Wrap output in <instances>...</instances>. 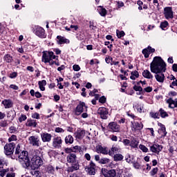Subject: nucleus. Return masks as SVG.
I'll return each instance as SVG.
<instances>
[{
  "label": "nucleus",
  "instance_id": "nucleus-5",
  "mask_svg": "<svg viewBox=\"0 0 177 177\" xmlns=\"http://www.w3.org/2000/svg\"><path fill=\"white\" fill-rule=\"evenodd\" d=\"M43 164L44 160H42V158L39 156L35 155L32 158V165H30V167L32 169H37Z\"/></svg>",
  "mask_w": 177,
  "mask_h": 177
},
{
  "label": "nucleus",
  "instance_id": "nucleus-57",
  "mask_svg": "<svg viewBox=\"0 0 177 177\" xmlns=\"http://www.w3.org/2000/svg\"><path fill=\"white\" fill-rule=\"evenodd\" d=\"M123 144L124 145V146H129L131 145V141L128 139H124Z\"/></svg>",
  "mask_w": 177,
  "mask_h": 177
},
{
  "label": "nucleus",
  "instance_id": "nucleus-13",
  "mask_svg": "<svg viewBox=\"0 0 177 177\" xmlns=\"http://www.w3.org/2000/svg\"><path fill=\"white\" fill-rule=\"evenodd\" d=\"M164 15L165 19H174V12L171 7H166L164 8Z\"/></svg>",
  "mask_w": 177,
  "mask_h": 177
},
{
  "label": "nucleus",
  "instance_id": "nucleus-48",
  "mask_svg": "<svg viewBox=\"0 0 177 177\" xmlns=\"http://www.w3.org/2000/svg\"><path fill=\"white\" fill-rule=\"evenodd\" d=\"M158 172V168H157V167L153 168L150 171L151 176H154V175H156V174H157Z\"/></svg>",
  "mask_w": 177,
  "mask_h": 177
},
{
  "label": "nucleus",
  "instance_id": "nucleus-51",
  "mask_svg": "<svg viewBox=\"0 0 177 177\" xmlns=\"http://www.w3.org/2000/svg\"><path fill=\"white\" fill-rule=\"evenodd\" d=\"M9 131H10V133H16V132H17V129H16V127L11 126L9 128Z\"/></svg>",
  "mask_w": 177,
  "mask_h": 177
},
{
  "label": "nucleus",
  "instance_id": "nucleus-49",
  "mask_svg": "<svg viewBox=\"0 0 177 177\" xmlns=\"http://www.w3.org/2000/svg\"><path fill=\"white\" fill-rule=\"evenodd\" d=\"M73 153H77V151H80L81 150V147L76 145L75 147H73Z\"/></svg>",
  "mask_w": 177,
  "mask_h": 177
},
{
  "label": "nucleus",
  "instance_id": "nucleus-11",
  "mask_svg": "<svg viewBox=\"0 0 177 177\" xmlns=\"http://www.w3.org/2000/svg\"><path fill=\"white\" fill-rule=\"evenodd\" d=\"M29 145L35 146V147H39V138L38 136H32L28 138Z\"/></svg>",
  "mask_w": 177,
  "mask_h": 177
},
{
  "label": "nucleus",
  "instance_id": "nucleus-38",
  "mask_svg": "<svg viewBox=\"0 0 177 177\" xmlns=\"http://www.w3.org/2000/svg\"><path fill=\"white\" fill-rule=\"evenodd\" d=\"M159 113L162 118H165V117H168V113H167V112L162 109H160L159 110Z\"/></svg>",
  "mask_w": 177,
  "mask_h": 177
},
{
  "label": "nucleus",
  "instance_id": "nucleus-60",
  "mask_svg": "<svg viewBox=\"0 0 177 177\" xmlns=\"http://www.w3.org/2000/svg\"><path fill=\"white\" fill-rule=\"evenodd\" d=\"M0 126L2 127V128H5V127H8V122H6L5 120L1 122Z\"/></svg>",
  "mask_w": 177,
  "mask_h": 177
},
{
  "label": "nucleus",
  "instance_id": "nucleus-20",
  "mask_svg": "<svg viewBox=\"0 0 177 177\" xmlns=\"http://www.w3.org/2000/svg\"><path fill=\"white\" fill-rule=\"evenodd\" d=\"M86 132L84 130H77L75 133L74 136L76 139L81 140V139H84L85 137Z\"/></svg>",
  "mask_w": 177,
  "mask_h": 177
},
{
  "label": "nucleus",
  "instance_id": "nucleus-12",
  "mask_svg": "<svg viewBox=\"0 0 177 177\" xmlns=\"http://www.w3.org/2000/svg\"><path fill=\"white\" fill-rule=\"evenodd\" d=\"M97 113L100 115L102 120H107V115H109V111L105 107L99 108Z\"/></svg>",
  "mask_w": 177,
  "mask_h": 177
},
{
  "label": "nucleus",
  "instance_id": "nucleus-22",
  "mask_svg": "<svg viewBox=\"0 0 177 177\" xmlns=\"http://www.w3.org/2000/svg\"><path fill=\"white\" fill-rule=\"evenodd\" d=\"M133 167L136 169H142L143 168V165H142V162L140 159H138L137 160H134L132 162Z\"/></svg>",
  "mask_w": 177,
  "mask_h": 177
},
{
  "label": "nucleus",
  "instance_id": "nucleus-59",
  "mask_svg": "<svg viewBox=\"0 0 177 177\" xmlns=\"http://www.w3.org/2000/svg\"><path fill=\"white\" fill-rule=\"evenodd\" d=\"M76 38L77 39H78V41H82L84 39V35L82 34L77 35Z\"/></svg>",
  "mask_w": 177,
  "mask_h": 177
},
{
  "label": "nucleus",
  "instance_id": "nucleus-2",
  "mask_svg": "<svg viewBox=\"0 0 177 177\" xmlns=\"http://www.w3.org/2000/svg\"><path fill=\"white\" fill-rule=\"evenodd\" d=\"M66 161L68 164H71V166L68 167V172H74V171H78L80 169V163L78 162L75 153H69L66 156Z\"/></svg>",
  "mask_w": 177,
  "mask_h": 177
},
{
  "label": "nucleus",
  "instance_id": "nucleus-24",
  "mask_svg": "<svg viewBox=\"0 0 177 177\" xmlns=\"http://www.w3.org/2000/svg\"><path fill=\"white\" fill-rule=\"evenodd\" d=\"M57 42L59 45H62L63 44H70V40H68V39H66L64 37L57 36Z\"/></svg>",
  "mask_w": 177,
  "mask_h": 177
},
{
  "label": "nucleus",
  "instance_id": "nucleus-56",
  "mask_svg": "<svg viewBox=\"0 0 177 177\" xmlns=\"http://www.w3.org/2000/svg\"><path fill=\"white\" fill-rule=\"evenodd\" d=\"M73 69L74 71H80L81 70V67H80V65L75 64L73 66Z\"/></svg>",
  "mask_w": 177,
  "mask_h": 177
},
{
  "label": "nucleus",
  "instance_id": "nucleus-10",
  "mask_svg": "<svg viewBox=\"0 0 177 177\" xmlns=\"http://www.w3.org/2000/svg\"><path fill=\"white\" fill-rule=\"evenodd\" d=\"M35 34L39 38H46V34H45V30L40 26H37L35 29Z\"/></svg>",
  "mask_w": 177,
  "mask_h": 177
},
{
  "label": "nucleus",
  "instance_id": "nucleus-33",
  "mask_svg": "<svg viewBox=\"0 0 177 177\" xmlns=\"http://www.w3.org/2000/svg\"><path fill=\"white\" fill-rule=\"evenodd\" d=\"M139 145V142H138V140L136 138H133L131 141L130 142V146L131 147H133V149H136Z\"/></svg>",
  "mask_w": 177,
  "mask_h": 177
},
{
  "label": "nucleus",
  "instance_id": "nucleus-34",
  "mask_svg": "<svg viewBox=\"0 0 177 177\" xmlns=\"http://www.w3.org/2000/svg\"><path fill=\"white\" fill-rule=\"evenodd\" d=\"M114 161H122L124 160V156L121 153H116L113 155Z\"/></svg>",
  "mask_w": 177,
  "mask_h": 177
},
{
  "label": "nucleus",
  "instance_id": "nucleus-27",
  "mask_svg": "<svg viewBox=\"0 0 177 177\" xmlns=\"http://www.w3.org/2000/svg\"><path fill=\"white\" fill-rule=\"evenodd\" d=\"M115 153H118V147H117V145L112 146L111 149L108 151V154L111 156V157H113Z\"/></svg>",
  "mask_w": 177,
  "mask_h": 177
},
{
  "label": "nucleus",
  "instance_id": "nucleus-7",
  "mask_svg": "<svg viewBox=\"0 0 177 177\" xmlns=\"http://www.w3.org/2000/svg\"><path fill=\"white\" fill-rule=\"evenodd\" d=\"M63 145V140L60 136H55L52 140V146L54 149H61Z\"/></svg>",
  "mask_w": 177,
  "mask_h": 177
},
{
  "label": "nucleus",
  "instance_id": "nucleus-63",
  "mask_svg": "<svg viewBox=\"0 0 177 177\" xmlns=\"http://www.w3.org/2000/svg\"><path fill=\"white\" fill-rule=\"evenodd\" d=\"M99 102L100 103H106V98L104 97V96L101 97L99 99Z\"/></svg>",
  "mask_w": 177,
  "mask_h": 177
},
{
  "label": "nucleus",
  "instance_id": "nucleus-8",
  "mask_svg": "<svg viewBox=\"0 0 177 177\" xmlns=\"http://www.w3.org/2000/svg\"><path fill=\"white\" fill-rule=\"evenodd\" d=\"M84 111H88V106L85 105L84 102H80L76 107L75 114L76 115H81Z\"/></svg>",
  "mask_w": 177,
  "mask_h": 177
},
{
  "label": "nucleus",
  "instance_id": "nucleus-26",
  "mask_svg": "<svg viewBox=\"0 0 177 177\" xmlns=\"http://www.w3.org/2000/svg\"><path fill=\"white\" fill-rule=\"evenodd\" d=\"M142 76L144 77V78H147V80H153V76L151 74V73H150V71L149 70H145L142 72Z\"/></svg>",
  "mask_w": 177,
  "mask_h": 177
},
{
  "label": "nucleus",
  "instance_id": "nucleus-28",
  "mask_svg": "<svg viewBox=\"0 0 177 177\" xmlns=\"http://www.w3.org/2000/svg\"><path fill=\"white\" fill-rule=\"evenodd\" d=\"M66 145H73L74 143V138L71 135H68L65 137Z\"/></svg>",
  "mask_w": 177,
  "mask_h": 177
},
{
  "label": "nucleus",
  "instance_id": "nucleus-47",
  "mask_svg": "<svg viewBox=\"0 0 177 177\" xmlns=\"http://www.w3.org/2000/svg\"><path fill=\"white\" fill-rule=\"evenodd\" d=\"M17 140V136L16 135H12L10 138H8V142H16Z\"/></svg>",
  "mask_w": 177,
  "mask_h": 177
},
{
  "label": "nucleus",
  "instance_id": "nucleus-43",
  "mask_svg": "<svg viewBox=\"0 0 177 177\" xmlns=\"http://www.w3.org/2000/svg\"><path fill=\"white\" fill-rule=\"evenodd\" d=\"M7 172H9V169H3L0 171V176L3 177L6 175Z\"/></svg>",
  "mask_w": 177,
  "mask_h": 177
},
{
  "label": "nucleus",
  "instance_id": "nucleus-14",
  "mask_svg": "<svg viewBox=\"0 0 177 177\" xmlns=\"http://www.w3.org/2000/svg\"><path fill=\"white\" fill-rule=\"evenodd\" d=\"M108 128L111 132H120V125L114 122H110L108 125Z\"/></svg>",
  "mask_w": 177,
  "mask_h": 177
},
{
  "label": "nucleus",
  "instance_id": "nucleus-42",
  "mask_svg": "<svg viewBox=\"0 0 177 177\" xmlns=\"http://www.w3.org/2000/svg\"><path fill=\"white\" fill-rule=\"evenodd\" d=\"M116 34H117L118 38H122V37L125 35V32H124V31H120V30H117Z\"/></svg>",
  "mask_w": 177,
  "mask_h": 177
},
{
  "label": "nucleus",
  "instance_id": "nucleus-37",
  "mask_svg": "<svg viewBox=\"0 0 177 177\" xmlns=\"http://www.w3.org/2000/svg\"><path fill=\"white\" fill-rule=\"evenodd\" d=\"M130 78L131 80H136V78H139V72H138L137 71L131 72V75Z\"/></svg>",
  "mask_w": 177,
  "mask_h": 177
},
{
  "label": "nucleus",
  "instance_id": "nucleus-36",
  "mask_svg": "<svg viewBox=\"0 0 177 177\" xmlns=\"http://www.w3.org/2000/svg\"><path fill=\"white\" fill-rule=\"evenodd\" d=\"M30 174L35 177H41V171L33 169L30 171Z\"/></svg>",
  "mask_w": 177,
  "mask_h": 177
},
{
  "label": "nucleus",
  "instance_id": "nucleus-29",
  "mask_svg": "<svg viewBox=\"0 0 177 177\" xmlns=\"http://www.w3.org/2000/svg\"><path fill=\"white\" fill-rule=\"evenodd\" d=\"M46 171L47 173L50 174V175H54L55 172V167H53V166L50 165L46 167Z\"/></svg>",
  "mask_w": 177,
  "mask_h": 177
},
{
  "label": "nucleus",
  "instance_id": "nucleus-45",
  "mask_svg": "<svg viewBox=\"0 0 177 177\" xmlns=\"http://www.w3.org/2000/svg\"><path fill=\"white\" fill-rule=\"evenodd\" d=\"M139 147L140 150H142V151H143L144 153H147V151H149V149H147V147H146V146L143 145H140Z\"/></svg>",
  "mask_w": 177,
  "mask_h": 177
},
{
  "label": "nucleus",
  "instance_id": "nucleus-16",
  "mask_svg": "<svg viewBox=\"0 0 177 177\" xmlns=\"http://www.w3.org/2000/svg\"><path fill=\"white\" fill-rule=\"evenodd\" d=\"M131 128L133 131H140L143 129V124L142 122H138L135 121H131Z\"/></svg>",
  "mask_w": 177,
  "mask_h": 177
},
{
  "label": "nucleus",
  "instance_id": "nucleus-1",
  "mask_svg": "<svg viewBox=\"0 0 177 177\" xmlns=\"http://www.w3.org/2000/svg\"><path fill=\"white\" fill-rule=\"evenodd\" d=\"M150 68L151 73L156 74L155 78L158 82L162 84L165 80V70H167V64L165 63L164 60L161 57H155L153 62L150 64Z\"/></svg>",
  "mask_w": 177,
  "mask_h": 177
},
{
  "label": "nucleus",
  "instance_id": "nucleus-3",
  "mask_svg": "<svg viewBox=\"0 0 177 177\" xmlns=\"http://www.w3.org/2000/svg\"><path fill=\"white\" fill-rule=\"evenodd\" d=\"M17 157L19 162H21L24 168H30V165H31V162L30 161V158H28V151H22Z\"/></svg>",
  "mask_w": 177,
  "mask_h": 177
},
{
  "label": "nucleus",
  "instance_id": "nucleus-21",
  "mask_svg": "<svg viewBox=\"0 0 177 177\" xmlns=\"http://www.w3.org/2000/svg\"><path fill=\"white\" fill-rule=\"evenodd\" d=\"M96 151L97 153H100L101 154H109V149L107 147H102V145H97L96 147Z\"/></svg>",
  "mask_w": 177,
  "mask_h": 177
},
{
  "label": "nucleus",
  "instance_id": "nucleus-31",
  "mask_svg": "<svg viewBox=\"0 0 177 177\" xmlns=\"http://www.w3.org/2000/svg\"><path fill=\"white\" fill-rule=\"evenodd\" d=\"M26 127H33V128H35L37 127V121L34 120H28Z\"/></svg>",
  "mask_w": 177,
  "mask_h": 177
},
{
  "label": "nucleus",
  "instance_id": "nucleus-25",
  "mask_svg": "<svg viewBox=\"0 0 177 177\" xmlns=\"http://www.w3.org/2000/svg\"><path fill=\"white\" fill-rule=\"evenodd\" d=\"M1 103L3 104L5 109H10V107L13 106V102L10 100H4Z\"/></svg>",
  "mask_w": 177,
  "mask_h": 177
},
{
  "label": "nucleus",
  "instance_id": "nucleus-39",
  "mask_svg": "<svg viewBox=\"0 0 177 177\" xmlns=\"http://www.w3.org/2000/svg\"><path fill=\"white\" fill-rule=\"evenodd\" d=\"M100 164H109L110 162V159L107 158H104L100 160Z\"/></svg>",
  "mask_w": 177,
  "mask_h": 177
},
{
  "label": "nucleus",
  "instance_id": "nucleus-46",
  "mask_svg": "<svg viewBox=\"0 0 177 177\" xmlns=\"http://www.w3.org/2000/svg\"><path fill=\"white\" fill-rule=\"evenodd\" d=\"M100 15L102 17L106 16V15H107V10H106L105 8H101L100 10Z\"/></svg>",
  "mask_w": 177,
  "mask_h": 177
},
{
  "label": "nucleus",
  "instance_id": "nucleus-54",
  "mask_svg": "<svg viewBox=\"0 0 177 177\" xmlns=\"http://www.w3.org/2000/svg\"><path fill=\"white\" fill-rule=\"evenodd\" d=\"M109 138L111 139V140H112L113 142H117V140H118V138L117 137V136H114V135H111L109 136Z\"/></svg>",
  "mask_w": 177,
  "mask_h": 177
},
{
  "label": "nucleus",
  "instance_id": "nucleus-50",
  "mask_svg": "<svg viewBox=\"0 0 177 177\" xmlns=\"http://www.w3.org/2000/svg\"><path fill=\"white\" fill-rule=\"evenodd\" d=\"M7 162L5 158H0V167H4L6 165Z\"/></svg>",
  "mask_w": 177,
  "mask_h": 177
},
{
  "label": "nucleus",
  "instance_id": "nucleus-35",
  "mask_svg": "<svg viewBox=\"0 0 177 177\" xmlns=\"http://www.w3.org/2000/svg\"><path fill=\"white\" fill-rule=\"evenodd\" d=\"M39 88L42 91H45V86L46 85V80L39 81Z\"/></svg>",
  "mask_w": 177,
  "mask_h": 177
},
{
  "label": "nucleus",
  "instance_id": "nucleus-15",
  "mask_svg": "<svg viewBox=\"0 0 177 177\" xmlns=\"http://www.w3.org/2000/svg\"><path fill=\"white\" fill-rule=\"evenodd\" d=\"M96 165L93 162H91L90 165L86 168V172L88 175H95L96 174Z\"/></svg>",
  "mask_w": 177,
  "mask_h": 177
},
{
  "label": "nucleus",
  "instance_id": "nucleus-6",
  "mask_svg": "<svg viewBox=\"0 0 177 177\" xmlns=\"http://www.w3.org/2000/svg\"><path fill=\"white\" fill-rule=\"evenodd\" d=\"M16 147V144L15 142H10L6 144L4 146V153L6 156H12L15 153V148Z\"/></svg>",
  "mask_w": 177,
  "mask_h": 177
},
{
  "label": "nucleus",
  "instance_id": "nucleus-53",
  "mask_svg": "<svg viewBox=\"0 0 177 177\" xmlns=\"http://www.w3.org/2000/svg\"><path fill=\"white\" fill-rule=\"evenodd\" d=\"M150 115L152 118H160V117H158V113L151 112Z\"/></svg>",
  "mask_w": 177,
  "mask_h": 177
},
{
  "label": "nucleus",
  "instance_id": "nucleus-23",
  "mask_svg": "<svg viewBox=\"0 0 177 177\" xmlns=\"http://www.w3.org/2000/svg\"><path fill=\"white\" fill-rule=\"evenodd\" d=\"M167 103H168L169 109L177 107V100H174L172 98H169L167 100Z\"/></svg>",
  "mask_w": 177,
  "mask_h": 177
},
{
  "label": "nucleus",
  "instance_id": "nucleus-9",
  "mask_svg": "<svg viewBox=\"0 0 177 177\" xmlns=\"http://www.w3.org/2000/svg\"><path fill=\"white\" fill-rule=\"evenodd\" d=\"M102 174L104 177H115L117 175L115 169L109 170L106 168L102 169Z\"/></svg>",
  "mask_w": 177,
  "mask_h": 177
},
{
  "label": "nucleus",
  "instance_id": "nucleus-64",
  "mask_svg": "<svg viewBox=\"0 0 177 177\" xmlns=\"http://www.w3.org/2000/svg\"><path fill=\"white\" fill-rule=\"evenodd\" d=\"M16 176L15 174L13 172L8 173L6 177H15Z\"/></svg>",
  "mask_w": 177,
  "mask_h": 177
},
{
  "label": "nucleus",
  "instance_id": "nucleus-17",
  "mask_svg": "<svg viewBox=\"0 0 177 177\" xmlns=\"http://www.w3.org/2000/svg\"><path fill=\"white\" fill-rule=\"evenodd\" d=\"M41 140H42V142H44V143H45V142L49 143V142H50V140H52V134L48 133H43L41 134Z\"/></svg>",
  "mask_w": 177,
  "mask_h": 177
},
{
  "label": "nucleus",
  "instance_id": "nucleus-32",
  "mask_svg": "<svg viewBox=\"0 0 177 177\" xmlns=\"http://www.w3.org/2000/svg\"><path fill=\"white\" fill-rule=\"evenodd\" d=\"M159 133H160L161 136H162L163 138L167 136V130L164 124L161 125L160 129H159Z\"/></svg>",
  "mask_w": 177,
  "mask_h": 177
},
{
  "label": "nucleus",
  "instance_id": "nucleus-61",
  "mask_svg": "<svg viewBox=\"0 0 177 177\" xmlns=\"http://www.w3.org/2000/svg\"><path fill=\"white\" fill-rule=\"evenodd\" d=\"M73 151V148H66L65 149V153H67V154H72L71 152Z\"/></svg>",
  "mask_w": 177,
  "mask_h": 177
},
{
  "label": "nucleus",
  "instance_id": "nucleus-41",
  "mask_svg": "<svg viewBox=\"0 0 177 177\" xmlns=\"http://www.w3.org/2000/svg\"><path fill=\"white\" fill-rule=\"evenodd\" d=\"M160 28H162V30H165V28H167V27H168V21H165L162 22L160 24Z\"/></svg>",
  "mask_w": 177,
  "mask_h": 177
},
{
  "label": "nucleus",
  "instance_id": "nucleus-52",
  "mask_svg": "<svg viewBox=\"0 0 177 177\" xmlns=\"http://www.w3.org/2000/svg\"><path fill=\"white\" fill-rule=\"evenodd\" d=\"M27 120V116L26 115H21L19 118V122H23V121H26Z\"/></svg>",
  "mask_w": 177,
  "mask_h": 177
},
{
  "label": "nucleus",
  "instance_id": "nucleus-30",
  "mask_svg": "<svg viewBox=\"0 0 177 177\" xmlns=\"http://www.w3.org/2000/svg\"><path fill=\"white\" fill-rule=\"evenodd\" d=\"M3 60L6 63H12V62H13V57H12L10 54H6L3 57Z\"/></svg>",
  "mask_w": 177,
  "mask_h": 177
},
{
  "label": "nucleus",
  "instance_id": "nucleus-18",
  "mask_svg": "<svg viewBox=\"0 0 177 177\" xmlns=\"http://www.w3.org/2000/svg\"><path fill=\"white\" fill-rule=\"evenodd\" d=\"M151 151L152 153H156L157 154L160 153V151L162 150V146L158 145V144H154L150 147Z\"/></svg>",
  "mask_w": 177,
  "mask_h": 177
},
{
  "label": "nucleus",
  "instance_id": "nucleus-19",
  "mask_svg": "<svg viewBox=\"0 0 177 177\" xmlns=\"http://www.w3.org/2000/svg\"><path fill=\"white\" fill-rule=\"evenodd\" d=\"M154 52H156V49L151 48V46H148L147 48L142 50V53L146 59L150 56V53H154Z\"/></svg>",
  "mask_w": 177,
  "mask_h": 177
},
{
  "label": "nucleus",
  "instance_id": "nucleus-55",
  "mask_svg": "<svg viewBox=\"0 0 177 177\" xmlns=\"http://www.w3.org/2000/svg\"><path fill=\"white\" fill-rule=\"evenodd\" d=\"M134 91H138V92H142L143 91V88L141 86H133Z\"/></svg>",
  "mask_w": 177,
  "mask_h": 177
},
{
  "label": "nucleus",
  "instance_id": "nucleus-44",
  "mask_svg": "<svg viewBox=\"0 0 177 177\" xmlns=\"http://www.w3.org/2000/svg\"><path fill=\"white\" fill-rule=\"evenodd\" d=\"M55 132L57 133H64V129H62V127H56L55 129Z\"/></svg>",
  "mask_w": 177,
  "mask_h": 177
},
{
  "label": "nucleus",
  "instance_id": "nucleus-4",
  "mask_svg": "<svg viewBox=\"0 0 177 177\" xmlns=\"http://www.w3.org/2000/svg\"><path fill=\"white\" fill-rule=\"evenodd\" d=\"M53 59H56V55H55L53 52L48 51L43 53L41 62L44 63H49L50 66H53V64H55Z\"/></svg>",
  "mask_w": 177,
  "mask_h": 177
},
{
  "label": "nucleus",
  "instance_id": "nucleus-62",
  "mask_svg": "<svg viewBox=\"0 0 177 177\" xmlns=\"http://www.w3.org/2000/svg\"><path fill=\"white\" fill-rule=\"evenodd\" d=\"M17 77V73L13 72L10 74V78H16Z\"/></svg>",
  "mask_w": 177,
  "mask_h": 177
},
{
  "label": "nucleus",
  "instance_id": "nucleus-58",
  "mask_svg": "<svg viewBox=\"0 0 177 177\" xmlns=\"http://www.w3.org/2000/svg\"><path fill=\"white\" fill-rule=\"evenodd\" d=\"M32 118H35L36 120H39V113H35L32 114Z\"/></svg>",
  "mask_w": 177,
  "mask_h": 177
},
{
  "label": "nucleus",
  "instance_id": "nucleus-40",
  "mask_svg": "<svg viewBox=\"0 0 177 177\" xmlns=\"http://www.w3.org/2000/svg\"><path fill=\"white\" fill-rule=\"evenodd\" d=\"M21 154V150L20 149V145H18L15 149V155L17 156Z\"/></svg>",
  "mask_w": 177,
  "mask_h": 177
}]
</instances>
